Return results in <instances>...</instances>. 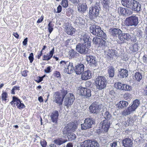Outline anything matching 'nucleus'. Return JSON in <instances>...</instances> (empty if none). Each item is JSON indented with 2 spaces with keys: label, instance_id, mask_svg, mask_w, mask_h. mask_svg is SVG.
<instances>
[{
  "label": "nucleus",
  "instance_id": "nucleus-19",
  "mask_svg": "<svg viewBox=\"0 0 147 147\" xmlns=\"http://www.w3.org/2000/svg\"><path fill=\"white\" fill-rule=\"evenodd\" d=\"M122 143L125 147H131L133 144L132 140L129 138H126L123 140Z\"/></svg>",
  "mask_w": 147,
  "mask_h": 147
},
{
  "label": "nucleus",
  "instance_id": "nucleus-20",
  "mask_svg": "<svg viewBox=\"0 0 147 147\" xmlns=\"http://www.w3.org/2000/svg\"><path fill=\"white\" fill-rule=\"evenodd\" d=\"M78 5L77 6L78 11L80 13H84L87 9V5L85 3L78 4Z\"/></svg>",
  "mask_w": 147,
  "mask_h": 147
},
{
  "label": "nucleus",
  "instance_id": "nucleus-45",
  "mask_svg": "<svg viewBox=\"0 0 147 147\" xmlns=\"http://www.w3.org/2000/svg\"><path fill=\"white\" fill-rule=\"evenodd\" d=\"M53 24L50 22L48 25V29L50 34L53 30Z\"/></svg>",
  "mask_w": 147,
  "mask_h": 147
},
{
  "label": "nucleus",
  "instance_id": "nucleus-24",
  "mask_svg": "<svg viewBox=\"0 0 147 147\" xmlns=\"http://www.w3.org/2000/svg\"><path fill=\"white\" fill-rule=\"evenodd\" d=\"M102 113L103 114V115L106 119L105 120H109L111 117V115L109 113L106 108H105L103 109V111H102Z\"/></svg>",
  "mask_w": 147,
  "mask_h": 147
},
{
  "label": "nucleus",
  "instance_id": "nucleus-23",
  "mask_svg": "<svg viewBox=\"0 0 147 147\" xmlns=\"http://www.w3.org/2000/svg\"><path fill=\"white\" fill-rule=\"evenodd\" d=\"M140 104V102L139 100L138 99H136L134 101L132 105L131 106L129 107L132 111H134L138 107Z\"/></svg>",
  "mask_w": 147,
  "mask_h": 147
},
{
  "label": "nucleus",
  "instance_id": "nucleus-43",
  "mask_svg": "<svg viewBox=\"0 0 147 147\" xmlns=\"http://www.w3.org/2000/svg\"><path fill=\"white\" fill-rule=\"evenodd\" d=\"M131 90V86H129L126 84H123L122 90Z\"/></svg>",
  "mask_w": 147,
  "mask_h": 147
},
{
  "label": "nucleus",
  "instance_id": "nucleus-34",
  "mask_svg": "<svg viewBox=\"0 0 147 147\" xmlns=\"http://www.w3.org/2000/svg\"><path fill=\"white\" fill-rule=\"evenodd\" d=\"M132 112H133L132 111L129 107L127 109L123 111L122 112V115L123 116H126L130 114Z\"/></svg>",
  "mask_w": 147,
  "mask_h": 147
},
{
  "label": "nucleus",
  "instance_id": "nucleus-12",
  "mask_svg": "<svg viewBox=\"0 0 147 147\" xmlns=\"http://www.w3.org/2000/svg\"><path fill=\"white\" fill-rule=\"evenodd\" d=\"M86 59L91 66H96L97 65V60L94 56L86 55Z\"/></svg>",
  "mask_w": 147,
  "mask_h": 147
},
{
  "label": "nucleus",
  "instance_id": "nucleus-16",
  "mask_svg": "<svg viewBox=\"0 0 147 147\" xmlns=\"http://www.w3.org/2000/svg\"><path fill=\"white\" fill-rule=\"evenodd\" d=\"M91 71L88 70L84 71L82 74L81 78L83 80H86L92 77Z\"/></svg>",
  "mask_w": 147,
  "mask_h": 147
},
{
  "label": "nucleus",
  "instance_id": "nucleus-6",
  "mask_svg": "<svg viewBox=\"0 0 147 147\" xmlns=\"http://www.w3.org/2000/svg\"><path fill=\"white\" fill-rule=\"evenodd\" d=\"M90 46L88 47L86 43H78L76 46V50L79 53L82 55H85L88 53V48Z\"/></svg>",
  "mask_w": 147,
  "mask_h": 147
},
{
  "label": "nucleus",
  "instance_id": "nucleus-57",
  "mask_svg": "<svg viewBox=\"0 0 147 147\" xmlns=\"http://www.w3.org/2000/svg\"><path fill=\"white\" fill-rule=\"evenodd\" d=\"M105 42H106L105 40H103L101 38H100V42H99V44L105 45Z\"/></svg>",
  "mask_w": 147,
  "mask_h": 147
},
{
  "label": "nucleus",
  "instance_id": "nucleus-40",
  "mask_svg": "<svg viewBox=\"0 0 147 147\" xmlns=\"http://www.w3.org/2000/svg\"><path fill=\"white\" fill-rule=\"evenodd\" d=\"M125 9L126 8L122 7H119L118 9V11L119 13H120L121 15L124 16Z\"/></svg>",
  "mask_w": 147,
  "mask_h": 147
},
{
  "label": "nucleus",
  "instance_id": "nucleus-52",
  "mask_svg": "<svg viewBox=\"0 0 147 147\" xmlns=\"http://www.w3.org/2000/svg\"><path fill=\"white\" fill-rule=\"evenodd\" d=\"M137 47V46L136 45L134 44L133 45V47L131 48L133 52H135L138 51V49Z\"/></svg>",
  "mask_w": 147,
  "mask_h": 147
},
{
  "label": "nucleus",
  "instance_id": "nucleus-41",
  "mask_svg": "<svg viewBox=\"0 0 147 147\" xmlns=\"http://www.w3.org/2000/svg\"><path fill=\"white\" fill-rule=\"evenodd\" d=\"M133 13V11L130 9H128L127 8H126L125 10V16H129L131 14H132Z\"/></svg>",
  "mask_w": 147,
  "mask_h": 147
},
{
  "label": "nucleus",
  "instance_id": "nucleus-63",
  "mask_svg": "<svg viewBox=\"0 0 147 147\" xmlns=\"http://www.w3.org/2000/svg\"><path fill=\"white\" fill-rule=\"evenodd\" d=\"M111 145V147H118L117 146V143L116 142H113L112 143Z\"/></svg>",
  "mask_w": 147,
  "mask_h": 147
},
{
  "label": "nucleus",
  "instance_id": "nucleus-7",
  "mask_svg": "<svg viewBox=\"0 0 147 147\" xmlns=\"http://www.w3.org/2000/svg\"><path fill=\"white\" fill-rule=\"evenodd\" d=\"M138 17L136 16H132L126 18L125 23L127 26H136L139 23Z\"/></svg>",
  "mask_w": 147,
  "mask_h": 147
},
{
  "label": "nucleus",
  "instance_id": "nucleus-14",
  "mask_svg": "<svg viewBox=\"0 0 147 147\" xmlns=\"http://www.w3.org/2000/svg\"><path fill=\"white\" fill-rule=\"evenodd\" d=\"M54 102L59 104V105H61L63 101V99L61 97V95L60 93L56 92L53 95Z\"/></svg>",
  "mask_w": 147,
  "mask_h": 147
},
{
  "label": "nucleus",
  "instance_id": "nucleus-46",
  "mask_svg": "<svg viewBox=\"0 0 147 147\" xmlns=\"http://www.w3.org/2000/svg\"><path fill=\"white\" fill-rule=\"evenodd\" d=\"M61 5L64 7H67L68 5L67 0H62Z\"/></svg>",
  "mask_w": 147,
  "mask_h": 147
},
{
  "label": "nucleus",
  "instance_id": "nucleus-35",
  "mask_svg": "<svg viewBox=\"0 0 147 147\" xmlns=\"http://www.w3.org/2000/svg\"><path fill=\"white\" fill-rule=\"evenodd\" d=\"M104 7L107 8L110 3V0H100Z\"/></svg>",
  "mask_w": 147,
  "mask_h": 147
},
{
  "label": "nucleus",
  "instance_id": "nucleus-33",
  "mask_svg": "<svg viewBox=\"0 0 147 147\" xmlns=\"http://www.w3.org/2000/svg\"><path fill=\"white\" fill-rule=\"evenodd\" d=\"M68 61H62L60 62V63L61 65V66L62 67L64 68V71L66 70V68H67V66L69 63Z\"/></svg>",
  "mask_w": 147,
  "mask_h": 147
},
{
  "label": "nucleus",
  "instance_id": "nucleus-50",
  "mask_svg": "<svg viewBox=\"0 0 147 147\" xmlns=\"http://www.w3.org/2000/svg\"><path fill=\"white\" fill-rule=\"evenodd\" d=\"M34 55L33 53H31L29 56L28 58L30 60V62L32 63L34 60Z\"/></svg>",
  "mask_w": 147,
  "mask_h": 147
},
{
  "label": "nucleus",
  "instance_id": "nucleus-58",
  "mask_svg": "<svg viewBox=\"0 0 147 147\" xmlns=\"http://www.w3.org/2000/svg\"><path fill=\"white\" fill-rule=\"evenodd\" d=\"M28 72L27 70H24L23 71L22 73V76L26 77L27 76V73Z\"/></svg>",
  "mask_w": 147,
  "mask_h": 147
},
{
  "label": "nucleus",
  "instance_id": "nucleus-56",
  "mask_svg": "<svg viewBox=\"0 0 147 147\" xmlns=\"http://www.w3.org/2000/svg\"><path fill=\"white\" fill-rule=\"evenodd\" d=\"M43 80V78L38 77L36 79L35 81L38 83H39L41 82Z\"/></svg>",
  "mask_w": 147,
  "mask_h": 147
},
{
  "label": "nucleus",
  "instance_id": "nucleus-2",
  "mask_svg": "<svg viewBox=\"0 0 147 147\" xmlns=\"http://www.w3.org/2000/svg\"><path fill=\"white\" fill-rule=\"evenodd\" d=\"M121 2L123 5L132 11L138 12L141 10L140 4L135 0H122Z\"/></svg>",
  "mask_w": 147,
  "mask_h": 147
},
{
  "label": "nucleus",
  "instance_id": "nucleus-37",
  "mask_svg": "<svg viewBox=\"0 0 147 147\" xmlns=\"http://www.w3.org/2000/svg\"><path fill=\"white\" fill-rule=\"evenodd\" d=\"M136 80L138 81H140L142 78V75L139 72H136L135 74Z\"/></svg>",
  "mask_w": 147,
  "mask_h": 147
},
{
  "label": "nucleus",
  "instance_id": "nucleus-13",
  "mask_svg": "<svg viewBox=\"0 0 147 147\" xmlns=\"http://www.w3.org/2000/svg\"><path fill=\"white\" fill-rule=\"evenodd\" d=\"M78 91L80 92L79 93L82 95L87 97H90L91 96V90L90 89L86 88L80 87L78 90Z\"/></svg>",
  "mask_w": 147,
  "mask_h": 147
},
{
  "label": "nucleus",
  "instance_id": "nucleus-42",
  "mask_svg": "<svg viewBox=\"0 0 147 147\" xmlns=\"http://www.w3.org/2000/svg\"><path fill=\"white\" fill-rule=\"evenodd\" d=\"M100 41V38L97 37L93 38L92 39V42L94 44H99V42Z\"/></svg>",
  "mask_w": 147,
  "mask_h": 147
},
{
  "label": "nucleus",
  "instance_id": "nucleus-22",
  "mask_svg": "<svg viewBox=\"0 0 147 147\" xmlns=\"http://www.w3.org/2000/svg\"><path fill=\"white\" fill-rule=\"evenodd\" d=\"M75 30L70 25H69L66 26L65 32L69 35H72L75 32Z\"/></svg>",
  "mask_w": 147,
  "mask_h": 147
},
{
  "label": "nucleus",
  "instance_id": "nucleus-29",
  "mask_svg": "<svg viewBox=\"0 0 147 147\" xmlns=\"http://www.w3.org/2000/svg\"><path fill=\"white\" fill-rule=\"evenodd\" d=\"M54 50V48L53 47L51 50L50 52V54L49 56H47L45 55H43V60L48 61L50 60L53 57Z\"/></svg>",
  "mask_w": 147,
  "mask_h": 147
},
{
  "label": "nucleus",
  "instance_id": "nucleus-54",
  "mask_svg": "<svg viewBox=\"0 0 147 147\" xmlns=\"http://www.w3.org/2000/svg\"><path fill=\"white\" fill-rule=\"evenodd\" d=\"M51 67L50 66H49V67H48L47 69H45L44 70L45 72L46 73H49L50 72H51Z\"/></svg>",
  "mask_w": 147,
  "mask_h": 147
},
{
  "label": "nucleus",
  "instance_id": "nucleus-61",
  "mask_svg": "<svg viewBox=\"0 0 147 147\" xmlns=\"http://www.w3.org/2000/svg\"><path fill=\"white\" fill-rule=\"evenodd\" d=\"M28 42V38H25L23 42V45L24 46H26L27 45Z\"/></svg>",
  "mask_w": 147,
  "mask_h": 147
},
{
  "label": "nucleus",
  "instance_id": "nucleus-51",
  "mask_svg": "<svg viewBox=\"0 0 147 147\" xmlns=\"http://www.w3.org/2000/svg\"><path fill=\"white\" fill-rule=\"evenodd\" d=\"M123 97L125 99H127L131 97V95L130 94L128 93H125L123 96Z\"/></svg>",
  "mask_w": 147,
  "mask_h": 147
},
{
  "label": "nucleus",
  "instance_id": "nucleus-44",
  "mask_svg": "<svg viewBox=\"0 0 147 147\" xmlns=\"http://www.w3.org/2000/svg\"><path fill=\"white\" fill-rule=\"evenodd\" d=\"M7 94L6 92H3L1 94V98L2 100L6 102L7 100Z\"/></svg>",
  "mask_w": 147,
  "mask_h": 147
},
{
  "label": "nucleus",
  "instance_id": "nucleus-8",
  "mask_svg": "<svg viewBox=\"0 0 147 147\" xmlns=\"http://www.w3.org/2000/svg\"><path fill=\"white\" fill-rule=\"evenodd\" d=\"M100 7L99 6L97 3L93 6L90 7L88 16L90 18L93 16L96 17L98 16L99 14Z\"/></svg>",
  "mask_w": 147,
  "mask_h": 147
},
{
  "label": "nucleus",
  "instance_id": "nucleus-4",
  "mask_svg": "<svg viewBox=\"0 0 147 147\" xmlns=\"http://www.w3.org/2000/svg\"><path fill=\"white\" fill-rule=\"evenodd\" d=\"M107 84V80L105 77L104 76H99L96 78V88L100 90L105 88Z\"/></svg>",
  "mask_w": 147,
  "mask_h": 147
},
{
  "label": "nucleus",
  "instance_id": "nucleus-17",
  "mask_svg": "<svg viewBox=\"0 0 147 147\" xmlns=\"http://www.w3.org/2000/svg\"><path fill=\"white\" fill-rule=\"evenodd\" d=\"M119 38L121 41L123 42L126 39L127 40H129L131 38V35L128 33H121L118 35Z\"/></svg>",
  "mask_w": 147,
  "mask_h": 147
},
{
  "label": "nucleus",
  "instance_id": "nucleus-5",
  "mask_svg": "<svg viewBox=\"0 0 147 147\" xmlns=\"http://www.w3.org/2000/svg\"><path fill=\"white\" fill-rule=\"evenodd\" d=\"M110 125V121L105 120L102 121L100 123V125L101 128L98 129L97 131L98 134L104 132H107L108 130Z\"/></svg>",
  "mask_w": 147,
  "mask_h": 147
},
{
  "label": "nucleus",
  "instance_id": "nucleus-30",
  "mask_svg": "<svg viewBox=\"0 0 147 147\" xmlns=\"http://www.w3.org/2000/svg\"><path fill=\"white\" fill-rule=\"evenodd\" d=\"M108 73L109 77L113 78L115 74L114 68L113 66H111L109 67L108 69Z\"/></svg>",
  "mask_w": 147,
  "mask_h": 147
},
{
  "label": "nucleus",
  "instance_id": "nucleus-36",
  "mask_svg": "<svg viewBox=\"0 0 147 147\" xmlns=\"http://www.w3.org/2000/svg\"><path fill=\"white\" fill-rule=\"evenodd\" d=\"M20 102V99L17 98L16 96H13V100L10 102V104L12 105L14 102V105L16 104L18 105V102Z\"/></svg>",
  "mask_w": 147,
  "mask_h": 147
},
{
  "label": "nucleus",
  "instance_id": "nucleus-60",
  "mask_svg": "<svg viewBox=\"0 0 147 147\" xmlns=\"http://www.w3.org/2000/svg\"><path fill=\"white\" fill-rule=\"evenodd\" d=\"M62 10V7L61 6L59 5L57 8V13H60L61 11Z\"/></svg>",
  "mask_w": 147,
  "mask_h": 147
},
{
  "label": "nucleus",
  "instance_id": "nucleus-28",
  "mask_svg": "<svg viewBox=\"0 0 147 147\" xmlns=\"http://www.w3.org/2000/svg\"><path fill=\"white\" fill-rule=\"evenodd\" d=\"M128 71L125 69H121L119 72L118 76L122 78H126L128 76Z\"/></svg>",
  "mask_w": 147,
  "mask_h": 147
},
{
  "label": "nucleus",
  "instance_id": "nucleus-21",
  "mask_svg": "<svg viewBox=\"0 0 147 147\" xmlns=\"http://www.w3.org/2000/svg\"><path fill=\"white\" fill-rule=\"evenodd\" d=\"M59 116L58 112L57 111H53L50 116L51 120L54 123H56L57 121Z\"/></svg>",
  "mask_w": 147,
  "mask_h": 147
},
{
  "label": "nucleus",
  "instance_id": "nucleus-15",
  "mask_svg": "<svg viewBox=\"0 0 147 147\" xmlns=\"http://www.w3.org/2000/svg\"><path fill=\"white\" fill-rule=\"evenodd\" d=\"M84 65L81 63L75 65V72L77 74H80L84 71Z\"/></svg>",
  "mask_w": 147,
  "mask_h": 147
},
{
  "label": "nucleus",
  "instance_id": "nucleus-39",
  "mask_svg": "<svg viewBox=\"0 0 147 147\" xmlns=\"http://www.w3.org/2000/svg\"><path fill=\"white\" fill-rule=\"evenodd\" d=\"M90 144L91 147H99L100 146L99 144L96 141H90Z\"/></svg>",
  "mask_w": 147,
  "mask_h": 147
},
{
  "label": "nucleus",
  "instance_id": "nucleus-10",
  "mask_svg": "<svg viewBox=\"0 0 147 147\" xmlns=\"http://www.w3.org/2000/svg\"><path fill=\"white\" fill-rule=\"evenodd\" d=\"M94 123V121L92 119H86L84 121V123L81 124L82 129L85 130L92 128Z\"/></svg>",
  "mask_w": 147,
  "mask_h": 147
},
{
  "label": "nucleus",
  "instance_id": "nucleus-53",
  "mask_svg": "<svg viewBox=\"0 0 147 147\" xmlns=\"http://www.w3.org/2000/svg\"><path fill=\"white\" fill-rule=\"evenodd\" d=\"M69 1L72 3L76 4H78L80 0H69Z\"/></svg>",
  "mask_w": 147,
  "mask_h": 147
},
{
  "label": "nucleus",
  "instance_id": "nucleus-48",
  "mask_svg": "<svg viewBox=\"0 0 147 147\" xmlns=\"http://www.w3.org/2000/svg\"><path fill=\"white\" fill-rule=\"evenodd\" d=\"M123 84L121 83L118 82L116 85V88L119 90H122Z\"/></svg>",
  "mask_w": 147,
  "mask_h": 147
},
{
  "label": "nucleus",
  "instance_id": "nucleus-64",
  "mask_svg": "<svg viewBox=\"0 0 147 147\" xmlns=\"http://www.w3.org/2000/svg\"><path fill=\"white\" fill-rule=\"evenodd\" d=\"M13 34L16 38H18L19 35L16 32H13Z\"/></svg>",
  "mask_w": 147,
  "mask_h": 147
},
{
  "label": "nucleus",
  "instance_id": "nucleus-26",
  "mask_svg": "<svg viewBox=\"0 0 147 147\" xmlns=\"http://www.w3.org/2000/svg\"><path fill=\"white\" fill-rule=\"evenodd\" d=\"M69 54L71 58H78L80 56V54L79 53H77V52L72 49L69 51Z\"/></svg>",
  "mask_w": 147,
  "mask_h": 147
},
{
  "label": "nucleus",
  "instance_id": "nucleus-25",
  "mask_svg": "<svg viewBox=\"0 0 147 147\" xmlns=\"http://www.w3.org/2000/svg\"><path fill=\"white\" fill-rule=\"evenodd\" d=\"M128 104V102L125 101H121L116 105V106L118 107L119 109H121L126 107Z\"/></svg>",
  "mask_w": 147,
  "mask_h": 147
},
{
  "label": "nucleus",
  "instance_id": "nucleus-55",
  "mask_svg": "<svg viewBox=\"0 0 147 147\" xmlns=\"http://www.w3.org/2000/svg\"><path fill=\"white\" fill-rule=\"evenodd\" d=\"M62 97L63 99H64V97L66 94H67L68 93H67V91L66 90H63L62 92Z\"/></svg>",
  "mask_w": 147,
  "mask_h": 147
},
{
  "label": "nucleus",
  "instance_id": "nucleus-18",
  "mask_svg": "<svg viewBox=\"0 0 147 147\" xmlns=\"http://www.w3.org/2000/svg\"><path fill=\"white\" fill-rule=\"evenodd\" d=\"M66 68V70H64V72L68 74H71L73 73L74 71H75V68L73 66V64L72 62H69L68 65Z\"/></svg>",
  "mask_w": 147,
  "mask_h": 147
},
{
  "label": "nucleus",
  "instance_id": "nucleus-47",
  "mask_svg": "<svg viewBox=\"0 0 147 147\" xmlns=\"http://www.w3.org/2000/svg\"><path fill=\"white\" fill-rule=\"evenodd\" d=\"M16 105L17 106L18 108L20 109H21L25 107L24 105L21 103L20 100V102H18V105Z\"/></svg>",
  "mask_w": 147,
  "mask_h": 147
},
{
  "label": "nucleus",
  "instance_id": "nucleus-38",
  "mask_svg": "<svg viewBox=\"0 0 147 147\" xmlns=\"http://www.w3.org/2000/svg\"><path fill=\"white\" fill-rule=\"evenodd\" d=\"M122 32V31L120 29L114 28L112 30V33L115 35L118 36Z\"/></svg>",
  "mask_w": 147,
  "mask_h": 147
},
{
  "label": "nucleus",
  "instance_id": "nucleus-59",
  "mask_svg": "<svg viewBox=\"0 0 147 147\" xmlns=\"http://www.w3.org/2000/svg\"><path fill=\"white\" fill-rule=\"evenodd\" d=\"M54 76L56 77L57 78H58L60 77V74L59 72L56 71H55L54 74Z\"/></svg>",
  "mask_w": 147,
  "mask_h": 147
},
{
  "label": "nucleus",
  "instance_id": "nucleus-31",
  "mask_svg": "<svg viewBox=\"0 0 147 147\" xmlns=\"http://www.w3.org/2000/svg\"><path fill=\"white\" fill-rule=\"evenodd\" d=\"M67 141V140H66L61 138L55 139L54 141V142L57 145H60L65 143Z\"/></svg>",
  "mask_w": 147,
  "mask_h": 147
},
{
  "label": "nucleus",
  "instance_id": "nucleus-9",
  "mask_svg": "<svg viewBox=\"0 0 147 147\" xmlns=\"http://www.w3.org/2000/svg\"><path fill=\"white\" fill-rule=\"evenodd\" d=\"M102 105L98 102H93L89 107L90 112L92 113H97L100 111Z\"/></svg>",
  "mask_w": 147,
  "mask_h": 147
},
{
  "label": "nucleus",
  "instance_id": "nucleus-27",
  "mask_svg": "<svg viewBox=\"0 0 147 147\" xmlns=\"http://www.w3.org/2000/svg\"><path fill=\"white\" fill-rule=\"evenodd\" d=\"M89 36L86 34H84L82 37L84 41V43H86V44L88 45V47H89L91 45L90 41L89 40Z\"/></svg>",
  "mask_w": 147,
  "mask_h": 147
},
{
  "label": "nucleus",
  "instance_id": "nucleus-32",
  "mask_svg": "<svg viewBox=\"0 0 147 147\" xmlns=\"http://www.w3.org/2000/svg\"><path fill=\"white\" fill-rule=\"evenodd\" d=\"M81 147H91L90 141L88 140L85 141L81 143Z\"/></svg>",
  "mask_w": 147,
  "mask_h": 147
},
{
  "label": "nucleus",
  "instance_id": "nucleus-49",
  "mask_svg": "<svg viewBox=\"0 0 147 147\" xmlns=\"http://www.w3.org/2000/svg\"><path fill=\"white\" fill-rule=\"evenodd\" d=\"M40 143L42 147H46L47 143L45 140H41Z\"/></svg>",
  "mask_w": 147,
  "mask_h": 147
},
{
  "label": "nucleus",
  "instance_id": "nucleus-62",
  "mask_svg": "<svg viewBox=\"0 0 147 147\" xmlns=\"http://www.w3.org/2000/svg\"><path fill=\"white\" fill-rule=\"evenodd\" d=\"M42 55V50H41L40 52H38V55L37 58L38 59H39L40 58L41 56Z\"/></svg>",
  "mask_w": 147,
  "mask_h": 147
},
{
  "label": "nucleus",
  "instance_id": "nucleus-3",
  "mask_svg": "<svg viewBox=\"0 0 147 147\" xmlns=\"http://www.w3.org/2000/svg\"><path fill=\"white\" fill-rule=\"evenodd\" d=\"M90 32L93 34L106 39V35L100 26L95 25H92L90 27Z\"/></svg>",
  "mask_w": 147,
  "mask_h": 147
},
{
  "label": "nucleus",
  "instance_id": "nucleus-1",
  "mask_svg": "<svg viewBox=\"0 0 147 147\" xmlns=\"http://www.w3.org/2000/svg\"><path fill=\"white\" fill-rule=\"evenodd\" d=\"M77 127V125L75 123H69L64 128L63 133L64 134H68L67 137L69 140H74L76 138V135L73 133H71V132L74 131Z\"/></svg>",
  "mask_w": 147,
  "mask_h": 147
},
{
  "label": "nucleus",
  "instance_id": "nucleus-11",
  "mask_svg": "<svg viewBox=\"0 0 147 147\" xmlns=\"http://www.w3.org/2000/svg\"><path fill=\"white\" fill-rule=\"evenodd\" d=\"M75 99L74 95L71 93H68L65 96L64 103L66 106L68 107L72 105Z\"/></svg>",
  "mask_w": 147,
  "mask_h": 147
}]
</instances>
